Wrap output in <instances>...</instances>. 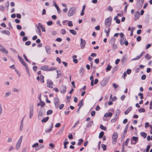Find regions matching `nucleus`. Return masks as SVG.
<instances>
[{"label": "nucleus", "instance_id": "nucleus-1", "mask_svg": "<svg viewBox=\"0 0 152 152\" xmlns=\"http://www.w3.org/2000/svg\"><path fill=\"white\" fill-rule=\"evenodd\" d=\"M76 8L75 7H72L70 8L68 12L67 15L70 17L73 15L75 13Z\"/></svg>", "mask_w": 152, "mask_h": 152}, {"label": "nucleus", "instance_id": "nucleus-2", "mask_svg": "<svg viewBox=\"0 0 152 152\" xmlns=\"http://www.w3.org/2000/svg\"><path fill=\"white\" fill-rule=\"evenodd\" d=\"M112 18L109 17L106 19L105 22V25L107 28L109 27L111 23Z\"/></svg>", "mask_w": 152, "mask_h": 152}, {"label": "nucleus", "instance_id": "nucleus-3", "mask_svg": "<svg viewBox=\"0 0 152 152\" xmlns=\"http://www.w3.org/2000/svg\"><path fill=\"white\" fill-rule=\"evenodd\" d=\"M23 136H21L19 139L18 140V141L17 142L15 145V148L16 150H18L20 148L21 146V143L23 140Z\"/></svg>", "mask_w": 152, "mask_h": 152}, {"label": "nucleus", "instance_id": "nucleus-4", "mask_svg": "<svg viewBox=\"0 0 152 152\" xmlns=\"http://www.w3.org/2000/svg\"><path fill=\"white\" fill-rule=\"evenodd\" d=\"M118 137V134L116 132H115L112 136V139L113 140L112 143L113 144H115L117 141Z\"/></svg>", "mask_w": 152, "mask_h": 152}, {"label": "nucleus", "instance_id": "nucleus-5", "mask_svg": "<svg viewBox=\"0 0 152 152\" xmlns=\"http://www.w3.org/2000/svg\"><path fill=\"white\" fill-rule=\"evenodd\" d=\"M144 0H139L136 4V6L137 9H139L141 8L143 2Z\"/></svg>", "mask_w": 152, "mask_h": 152}, {"label": "nucleus", "instance_id": "nucleus-6", "mask_svg": "<svg viewBox=\"0 0 152 152\" xmlns=\"http://www.w3.org/2000/svg\"><path fill=\"white\" fill-rule=\"evenodd\" d=\"M34 113V107L33 105L30 106L29 110V117L30 118H31L33 115Z\"/></svg>", "mask_w": 152, "mask_h": 152}, {"label": "nucleus", "instance_id": "nucleus-7", "mask_svg": "<svg viewBox=\"0 0 152 152\" xmlns=\"http://www.w3.org/2000/svg\"><path fill=\"white\" fill-rule=\"evenodd\" d=\"M54 101L55 107L56 108H58L59 106L60 102L59 99L57 97L54 99Z\"/></svg>", "mask_w": 152, "mask_h": 152}, {"label": "nucleus", "instance_id": "nucleus-8", "mask_svg": "<svg viewBox=\"0 0 152 152\" xmlns=\"http://www.w3.org/2000/svg\"><path fill=\"white\" fill-rule=\"evenodd\" d=\"M108 80L107 79L104 78L100 82V85L102 87H104L106 86Z\"/></svg>", "mask_w": 152, "mask_h": 152}, {"label": "nucleus", "instance_id": "nucleus-9", "mask_svg": "<svg viewBox=\"0 0 152 152\" xmlns=\"http://www.w3.org/2000/svg\"><path fill=\"white\" fill-rule=\"evenodd\" d=\"M81 42L80 44V46L82 49H83L85 47V45L86 44V41L84 40L81 38L80 39Z\"/></svg>", "mask_w": 152, "mask_h": 152}, {"label": "nucleus", "instance_id": "nucleus-10", "mask_svg": "<svg viewBox=\"0 0 152 152\" xmlns=\"http://www.w3.org/2000/svg\"><path fill=\"white\" fill-rule=\"evenodd\" d=\"M47 86L48 87L51 88L53 87V82L51 80H48L47 81Z\"/></svg>", "mask_w": 152, "mask_h": 152}, {"label": "nucleus", "instance_id": "nucleus-11", "mask_svg": "<svg viewBox=\"0 0 152 152\" xmlns=\"http://www.w3.org/2000/svg\"><path fill=\"white\" fill-rule=\"evenodd\" d=\"M61 92L63 94L65 93L66 91V87L65 86L62 85L60 89Z\"/></svg>", "mask_w": 152, "mask_h": 152}, {"label": "nucleus", "instance_id": "nucleus-12", "mask_svg": "<svg viewBox=\"0 0 152 152\" xmlns=\"http://www.w3.org/2000/svg\"><path fill=\"white\" fill-rule=\"evenodd\" d=\"M134 20H137L140 17V12L139 11L136 12L134 13Z\"/></svg>", "mask_w": 152, "mask_h": 152}, {"label": "nucleus", "instance_id": "nucleus-13", "mask_svg": "<svg viewBox=\"0 0 152 152\" xmlns=\"http://www.w3.org/2000/svg\"><path fill=\"white\" fill-rule=\"evenodd\" d=\"M45 48L47 53L50 54L51 53V48L48 45H46L45 47Z\"/></svg>", "mask_w": 152, "mask_h": 152}, {"label": "nucleus", "instance_id": "nucleus-14", "mask_svg": "<svg viewBox=\"0 0 152 152\" xmlns=\"http://www.w3.org/2000/svg\"><path fill=\"white\" fill-rule=\"evenodd\" d=\"M53 123L52 122L51 123V126L50 127V128L48 129H47L45 130V132L47 133H49L50 132L52 129V128H53Z\"/></svg>", "mask_w": 152, "mask_h": 152}, {"label": "nucleus", "instance_id": "nucleus-15", "mask_svg": "<svg viewBox=\"0 0 152 152\" xmlns=\"http://www.w3.org/2000/svg\"><path fill=\"white\" fill-rule=\"evenodd\" d=\"M36 26L37 28V29L36 30V32L38 33V34L40 35L41 36V30L40 27L38 25H36Z\"/></svg>", "mask_w": 152, "mask_h": 152}, {"label": "nucleus", "instance_id": "nucleus-16", "mask_svg": "<svg viewBox=\"0 0 152 152\" xmlns=\"http://www.w3.org/2000/svg\"><path fill=\"white\" fill-rule=\"evenodd\" d=\"M43 112L41 110H40L38 115V118L39 120H40L42 119V115H43Z\"/></svg>", "mask_w": 152, "mask_h": 152}, {"label": "nucleus", "instance_id": "nucleus-17", "mask_svg": "<svg viewBox=\"0 0 152 152\" xmlns=\"http://www.w3.org/2000/svg\"><path fill=\"white\" fill-rule=\"evenodd\" d=\"M145 53V52H144V51L142 52V53H141V54L139 56H137L136 58H133V59H132V60H133V61H134V60H136L139 59H140V58H141V57Z\"/></svg>", "mask_w": 152, "mask_h": 152}, {"label": "nucleus", "instance_id": "nucleus-18", "mask_svg": "<svg viewBox=\"0 0 152 152\" xmlns=\"http://www.w3.org/2000/svg\"><path fill=\"white\" fill-rule=\"evenodd\" d=\"M48 66L47 65L43 66H41L40 69L43 70L45 71H47L48 70Z\"/></svg>", "mask_w": 152, "mask_h": 152}, {"label": "nucleus", "instance_id": "nucleus-19", "mask_svg": "<svg viewBox=\"0 0 152 152\" xmlns=\"http://www.w3.org/2000/svg\"><path fill=\"white\" fill-rule=\"evenodd\" d=\"M1 32L2 34H6L8 35H10V31L8 30L2 31H1Z\"/></svg>", "mask_w": 152, "mask_h": 152}, {"label": "nucleus", "instance_id": "nucleus-20", "mask_svg": "<svg viewBox=\"0 0 152 152\" xmlns=\"http://www.w3.org/2000/svg\"><path fill=\"white\" fill-rule=\"evenodd\" d=\"M38 25L41 28L42 31L45 32L46 30L45 28L44 27L43 25L40 23H38Z\"/></svg>", "mask_w": 152, "mask_h": 152}, {"label": "nucleus", "instance_id": "nucleus-21", "mask_svg": "<svg viewBox=\"0 0 152 152\" xmlns=\"http://www.w3.org/2000/svg\"><path fill=\"white\" fill-rule=\"evenodd\" d=\"M131 140H132L134 141V145L138 141V138L137 137L134 136L132 137V138Z\"/></svg>", "mask_w": 152, "mask_h": 152}, {"label": "nucleus", "instance_id": "nucleus-22", "mask_svg": "<svg viewBox=\"0 0 152 152\" xmlns=\"http://www.w3.org/2000/svg\"><path fill=\"white\" fill-rule=\"evenodd\" d=\"M112 115V114L110 112L106 113L104 115V117L105 118L111 117Z\"/></svg>", "mask_w": 152, "mask_h": 152}, {"label": "nucleus", "instance_id": "nucleus-23", "mask_svg": "<svg viewBox=\"0 0 152 152\" xmlns=\"http://www.w3.org/2000/svg\"><path fill=\"white\" fill-rule=\"evenodd\" d=\"M90 80H91V86H94V77L93 76H91L90 77Z\"/></svg>", "mask_w": 152, "mask_h": 152}, {"label": "nucleus", "instance_id": "nucleus-24", "mask_svg": "<svg viewBox=\"0 0 152 152\" xmlns=\"http://www.w3.org/2000/svg\"><path fill=\"white\" fill-rule=\"evenodd\" d=\"M120 113H121V111L120 110H117L115 111V117L118 118Z\"/></svg>", "mask_w": 152, "mask_h": 152}, {"label": "nucleus", "instance_id": "nucleus-25", "mask_svg": "<svg viewBox=\"0 0 152 152\" xmlns=\"http://www.w3.org/2000/svg\"><path fill=\"white\" fill-rule=\"evenodd\" d=\"M85 68L83 67H82L80 68L79 70V72L81 74H83L85 72Z\"/></svg>", "mask_w": 152, "mask_h": 152}, {"label": "nucleus", "instance_id": "nucleus-26", "mask_svg": "<svg viewBox=\"0 0 152 152\" xmlns=\"http://www.w3.org/2000/svg\"><path fill=\"white\" fill-rule=\"evenodd\" d=\"M77 56L76 55H74L72 56V58H73V61L75 63L77 64V63L78 61L77 59L75 58H77Z\"/></svg>", "mask_w": 152, "mask_h": 152}, {"label": "nucleus", "instance_id": "nucleus-27", "mask_svg": "<svg viewBox=\"0 0 152 152\" xmlns=\"http://www.w3.org/2000/svg\"><path fill=\"white\" fill-rule=\"evenodd\" d=\"M132 107H130L128 108L124 112L125 115H127L129 112L132 110Z\"/></svg>", "mask_w": 152, "mask_h": 152}, {"label": "nucleus", "instance_id": "nucleus-28", "mask_svg": "<svg viewBox=\"0 0 152 152\" xmlns=\"http://www.w3.org/2000/svg\"><path fill=\"white\" fill-rule=\"evenodd\" d=\"M0 51L6 54L8 53V51L4 48L0 49Z\"/></svg>", "mask_w": 152, "mask_h": 152}, {"label": "nucleus", "instance_id": "nucleus-29", "mask_svg": "<svg viewBox=\"0 0 152 152\" xmlns=\"http://www.w3.org/2000/svg\"><path fill=\"white\" fill-rule=\"evenodd\" d=\"M24 118H23L22 119V120L21 123H20V130L22 131L23 128V120L24 119Z\"/></svg>", "mask_w": 152, "mask_h": 152}, {"label": "nucleus", "instance_id": "nucleus-30", "mask_svg": "<svg viewBox=\"0 0 152 152\" xmlns=\"http://www.w3.org/2000/svg\"><path fill=\"white\" fill-rule=\"evenodd\" d=\"M57 75L56 77L57 78H58L60 77L61 75V71L59 70H57Z\"/></svg>", "mask_w": 152, "mask_h": 152}, {"label": "nucleus", "instance_id": "nucleus-31", "mask_svg": "<svg viewBox=\"0 0 152 152\" xmlns=\"http://www.w3.org/2000/svg\"><path fill=\"white\" fill-rule=\"evenodd\" d=\"M11 95V92L10 91H8L6 92L4 95V96L5 98H7L9 96Z\"/></svg>", "mask_w": 152, "mask_h": 152}, {"label": "nucleus", "instance_id": "nucleus-32", "mask_svg": "<svg viewBox=\"0 0 152 152\" xmlns=\"http://www.w3.org/2000/svg\"><path fill=\"white\" fill-rule=\"evenodd\" d=\"M116 41V39L114 37H112L111 38L110 40V43L113 44L115 43Z\"/></svg>", "mask_w": 152, "mask_h": 152}, {"label": "nucleus", "instance_id": "nucleus-33", "mask_svg": "<svg viewBox=\"0 0 152 152\" xmlns=\"http://www.w3.org/2000/svg\"><path fill=\"white\" fill-rule=\"evenodd\" d=\"M57 69V68L54 67H51L50 68H49V67L48 68V71H52L53 70H54Z\"/></svg>", "mask_w": 152, "mask_h": 152}, {"label": "nucleus", "instance_id": "nucleus-34", "mask_svg": "<svg viewBox=\"0 0 152 152\" xmlns=\"http://www.w3.org/2000/svg\"><path fill=\"white\" fill-rule=\"evenodd\" d=\"M126 39H121L120 40V43L121 45H123L126 41Z\"/></svg>", "mask_w": 152, "mask_h": 152}, {"label": "nucleus", "instance_id": "nucleus-35", "mask_svg": "<svg viewBox=\"0 0 152 152\" xmlns=\"http://www.w3.org/2000/svg\"><path fill=\"white\" fill-rule=\"evenodd\" d=\"M118 16H116L114 18V20H115L116 22L117 23L119 24L120 22V21L119 19H118Z\"/></svg>", "mask_w": 152, "mask_h": 152}, {"label": "nucleus", "instance_id": "nucleus-36", "mask_svg": "<svg viewBox=\"0 0 152 152\" xmlns=\"http://www.w3.org/2000/svg\"><path fill=\"white\" fill-rule=\"evenodd\" d=\"M49 117H47L46 118H44L42 120V122H46L49 119Z\"/></svg>", "mask_w": 152, "mask_h": 152}, {"label": "nucleus", "instance_id": "nucleus-37", "mask_svg": "<svg viewBox=\"0 0 152 152\" xmlns=\"http://www.w3.org/2000/svg\"><path fill=\"white\" fill-rule=\"evenodd\" d=\"M140 134L141 136L144 138H145L147 135V134L144 132H141Z\"/></svg>", "mask_w": 152, "mask_h": 152}, {"label": "nucleus", "instance_id": "nucleus-38", "mask_svg": "<svg viewBox=\"0 0 152 152\" xmlns=\"http://www.w3.org/2000/svg\"><path fill=\"white\" fill-rule=\"evenodd\" d=\"M70 32L73 34L75 35L77 34V32L73 29H70L69 30Z\"/></svg>", "mask_w": 152, "mask_h": 152}, {"label": "nucleus", "instance_id": "nucleus-39", "mask_svg": "<svg viewBox=\"0 0 152 152\" xmlns=\"http://www.w3.org/2000/svg\"><path fill=\"white\" fill-rule=\"evenodd\" d=\"M128 130V125L126 126L123 133V135L124 137L125 136Z\"/></svg>", "mask_w": 152, "mask_h": 152}, {"label": "nucleus", "instance_id": "nucleus-40", "mask_svg": "<svg viewBox=\"0 0 152 152\" xmlns=\"http://www.w3.org/2000/svg\"><path fill=\"white\" fill-rule=\"evenodd\" d=\"M112 66L109 64H108L106 68V72H108L112 68Z\"/></svg>", "mask_w": 152, "mask_h": 152}, {"label": "nucleus", "instance_id": "nucleus-41", "mask_svg": "<svg viewBox=\"0 0 152 152\" xmlns=\"http://www.w3.org/2000/svg\"><path fill=\"white\" fill-rule=\"evenodd\" d=\"M83 140L82 139H80L78 140L79 142L77 143V145L79 146L81 145L83 143Z\"/></svg>", "mask_w": 152, "mask_h": 152}, {"label": "nucleus", "instance_id": "nucleus-42", "mask_svg": "<svg viewBox=\"0 0 152 152\" xmlns=\"http://www.w3.org/2000/svg\"><path fill=\"white\" fill-rule=\"evenodd\" d=\"M150 148V146L149 145H148L147 146L146 149H145L143 152H148Z\"/></svg>", "mask_w": 152, "mask_h": 152}, {"label": "nucleus", "instance_id": "nucleus-43", "mask_svg": "<svg viewBox=\"0 0 152 152\" xmlns=\"http://www.w3.org/2000/svg\"><path fill=\"white\" fill-rule=\"evenodd\" d=\"M130 140V139L129 138H127V139L125 140V142L124 143V144L126 145V146H127L128 143Z\"/></svg>", "mask_w": 152, "mask_h": 152}, {"label": "nucleus", "instance_id": "nucleus-44", "mask_svg": "<svg viewBox=\"0 0 152 152\" xmlns=\"http://www.w3.org/2000/svg\"><path fill=\"white\" fill-rule=\"evenodd\" d=\"M44 76L42 75H41L40 76V81L42 83H44Z\"/></svg>", "mask_w": 152, "mask_h": 152}, {"label": "nucleus", "instance_id": "nucleus-45", "mask_svg": "<svg viewBox=\"0 0 152 152\" xmlns=\"http://www.w3.org/2000/svg\"><path fill=\"white\" fill-rule=\"evenodd\" d=\"M100 128L101 129L104 130L105 131L107 129V128L106 127L102 125L101 124L100 125Z\"/></svg>", "mask_w": 152, "mask_h": 152}, {"label": "nucleus", "instance_id": "nucleus-46", "mask_svg": "<svg viewBox=\"0 0 152 152\" xmlns=\"http://www.w3.org/2000/svg\"><path fill=\"white\" fill-rule=\"evenodd\" d=\"M101 147L103 148V151H105L106 150L107 148L106 145L102 144L101 145Z\"/></svg>", "mask_w": 152, "mask_h": 152}, {"label": "nucleus", "instance_id": "nucleus-47", "mask_svg": "<svg viewBox=\"0 0 152 152\" xmlns=\"http://www.w3.org/2000/svg\"><path fill=\"white\" fill-rule=\"evenodd\" d=\"M83 100H81L79 102L78 104V106L80 107V108L81 106L83 105V104L82 103Z\"/></svg>", "mask_w": 152, "mask_h": 152}, {"label": "nucleus", "instance_id": "nucleus-48", "mask_svg": "<svg viewBox=\"0 0 152 152\" xmlns=\"http://www.w3.org/2000/svg\"><path fill=\"white\" fill-rule=\"evenodd\" d=\"M60 33L63 34L64 35L66 33V31L64 29H62L60 31Z\"/></svg>", "mask_w": 152, "mask_h": 152}, {"label": "nucleus", "instance_id": "nucleus-49", "mask_svg": "<svg viewBox=\"0 0 152 152\" xmlns=\"http://www.w3.org/2000/svg\"><path fill=\"white\" fill-rule=\"evenodd\" d=\"M55 7L57 9L58 13L59 14H60L61 13V10L60 9L58 6H57Z\"/></svg>", "mask_w": 152, "mask_h": 152}, {"label": "nucleus", "instance_id": "nucleus-50", "mask_svg": "<svg viewBox=\"0 0 152 152\" xmlns=\"http://www.w3.org/2000/svg\"><path fill=\"white\" fill-rule=\"evenodd\" d=\"M55 7L57 9L58 13L59 14H60L61 13V10L60 9L58 6H57Z\"/></svg>", "mask_w": 152, "mask_h": 152}, {"label": "nucleus", "instance_id": "nucleus-51", "mask_svg": "<svg viewBox=\"0 0 152 152\" xmlns=\"http://www.w3.org/2000/svg\"><path fill=\"white\" fill-rule=\"evenodd\" d=\"M55 7L57 9L58 13L59 14H60L61 13V10L60 9L58 6H57Z\"/></svg>", "mask_w": 152, "mask_h": 152}, {"label": "nucleus", "instance_id": "nucleus-52", "mask_svg": "<svg viewBox=\"0 0 152 152\" xmlns=\"http://www.w3.org/2000/svg\"><path fill=\"white\" fill-rule=\"evenodd\" d=\"M138 111L140 113H141L145 111V109L143 108H140L138 110Z\"/></svg>", "mask_w": 152, "mask_h": 152}, {"label": "nucleus", "instance_id": "nucleus-53", "mask_svg": "<svg viewBox=\"0 0 152 152\" xmlns=\"http://www.w3.org/2000/svg\"><path fill=\"white\" fill-rule=\"evenodd\" d=\"M104 135V132L102 131L99 134V138H101Z\"/></svg>", "mask_w": 152, "mask_h": 152}, {"label": "nucleus", "instance_id": "nucleus-54", "mask_svg": "<svg viewBox=\"0 0 152 152\" xmlns=\"http://www.w3.org/2000/svg\"><path fill=\"white\" fill-rule=\"evenodd\" d=\"M69 143V142H68V141H66V142H64V148L65 149H66L67 148V145Z\"/></svg>", "mask_w": 152, "mask_h": 152}, {"label": "nucleus", "instance_id": "nucleus-55", "mask_svg": "<svg viewBox=\"0 0 152 152\" xmlns=\"http://www.w3.org/2000/svg\"><path fill=\"white\" fill-rule=\"evenodd\" d=\"M53 113V111L51 110H49L47 111V115H48L51 114Z\"/></svg>", "mask_w": 152, "mask_h": 152}, {"label": "nucleus", "instance_id": "nucleus-56", "mask_svg": "<svg viewBox=\"0 0 152 152\" xmlns=\"http://www.w3.org/2000/svg\"><path fill=\"white\" fill-rule=\"evenodd\" d=\"M138 95L139 96H140V99H142L143 98V94L142 93H139L138 94Z\"/></svg>", "mask_w": 152, "mask_h": 152}, {"label": "nucleus", "instance_id": "nucleus-57", "mask_svg": "<svg viewBox=\"0 0 152 152\" xmlns=\"http://www.w3.org/2000/svg\"><path fill=\"white\" fill-rule=\"evenodd\" d=\"M145 58L146 59H149L151 58V56L150 55H149L148 54H147L145 56Z\"/></svg>", "mask_w": 152, "mask_h": 152}, {"label": "nucleus", "instance_id": "nucleus-58", "mask_svg": "<svg viewBox=\"0 0 152 152\" xmlns=\"http://www.w3.org/2000/svg\"><path fill=\"white\" fill-rule=\"evenodd\" d=\"M68 26H73L72 22L71 21H69L68 22Z\"/></svg>", "mask_w": 152, "mask_h": 152}, {"label": "nucleus", "instance_id": "nucleus-59", "mask_svg": "<svg viewBox=\"0 0 152 152\" xmlns=\"http://www.w3.org/2000/svg\"><path fill=\"white\" fill-rule=\"evenodd\" d=\"M39 145V143H36L35 144H33L32 145V147L33 148H34L35 147Z\"/></svg>", "mask_w": 152, "mask_h": 152}, {"label": "nucleus", "instance_id": "nucleus-60", "mask_svg": "<svg viewBox=\"0 0 152 152\" xmlns=\"http://www.w3.org/2000/svg\"><path fill=\"white\" fill-rule=\"evenodd\" d=\"M14 148L13 146H11L9 147V149H8V151H10L13 150Z\"/></svg>", "mask_w": 152, "mask_h": 152}, {"label": "nucleus", "instance_id": "nucleus-61", "mask_svg": "<svg viewBox=\"0 0 152 152\" xmlns=\"http://www.w3.org/2000/svg\"><path fill=\"white\" fill-rule=\"evenodd\" d=\"M117 118H117L115 117V118L114 119H112L111 120V122L114 123V122H115L116 121Z\"/></svg>", "mask_w": 152, "mask_h": 152}, {"label": "nucleus", "instance_id": "nucleus-62", "mask_svg": "<svg viewBox=\"0 0 152 152\" xmlns=\"http://www.w3.org/2000/svg\"><path fill=\"white\" fill-rule=\"evenodd\" d=\"M113 49H115L117 48V45L115 43L113 44Z\"/></svg>", "mask_w": 152, "mask_h": 152}, {"label": "nucleus", "instance_id": "nucleus-63", "mask_svg": "<svg viewBox=\"0 0 152 152\" xmlns=\"http://www.w3.org/2000/svg\"><path fill=\"white\" fill-rule=\"evenodd\" d=\"M31 44V42L30 41H28L27 42H26L25 43V44L26 45H28Z\"/></svg>", "mask_w": 152, "mask_h": 152}, {"label": "nucleus", "instance_id": "nucleus-64", "mask_svg": "<svg viewBox=\"0 0 152 152\" xmlns=\"http://www.w3.org/2000/svg\"><path fill=\"white\" fill-rule=\"evenodd\" d=\"M47 23L48 26H50L53 24V22L50 21L48 22Z\"/></svg>", "mask_w": 152, "mask_h": 152}]
</instances>
